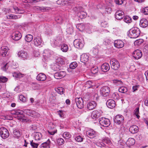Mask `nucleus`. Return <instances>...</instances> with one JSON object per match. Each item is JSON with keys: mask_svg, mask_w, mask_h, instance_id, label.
Here are the masks:
<instances>
[{"mask_svg": "<svg viewBox=\"0 0 148 148\" xmlns=\"http://www.w3.org/2000/svg\"><path fill=\"white\" fill-rule=\"evenodd\" d=\"M129 32L130 37L133 38L138 37L140 33L139 29L137 27L133 28L130 30Z\"/></svg>", "mask_w": 148, "mask_h": 148, "instance_id": "1", "label": "nucleus"}, {"mask_svg": "<svg viewBox=\"0 0 148 148\" xmlns=\"http://www.w3.org/2000/svg\"><path fill=\"white\" fill-rule=\"evenodd\" d=\"M110 63L111 65V68L114 70H117L120 67V63L119 61L116 59H111Z\"/></svg>", "mask_w": 148, "mask_h": 148, "instance_id": "2", "label": "nucleus"}, {"mask_svg": "<svg viewBox=\"0 0 148 148\" xmlns=\"http://www.w3.org/2000/svg\"><path fill=\"white\" fill-rule=\"evenodd\" d=\"M99 122L102 126L104 127H108L110 124V120L104 117H101L99 119Z\"/></svg>", "mask_w": 148, "mask_h": 148, "instance_id": "3", "label": "nucleus"}, {"mask_svg": "<svg viewBox=\"0 0 148 148\" xmlns=\"http://www.w3.org/2000/svg\"><path fill=\"white\" fill-rule=\"evenodd\" d=\"M0 135L3 139H5L9 136V133L6 128L2 127L0 128Z\"/></svg>", "mask_w": 148, "mask_h": 148, "instance_id": "4", "label": "nucleus"}, {"mask_svg": "<svg viewBox=\"0 0 148 148\" xmlns=\"http://www.w3.org/2000/svg\"><path fill=\"white\" fill-rule=\"evenodd\" d=\"M124 117L121 115H116L114 119V123L118 125H122L123 124L124 121Z\"/></svg>", "mask_w": 148, "mask_h": 148, "instance_id": "5", "label": "nucleus"}, {"mask_svg": "<svg viewBox=\"0 0 148 148\" xmlns=\"http://www.w3.org/2000/svg\"><path fill=\"white\" fill-rule=\"evenodd\" d=\"M63 41L61 37H57L55 39H53L51 41V44L53 45V46H58L60 47V46Z\"/></svg>", "mask_w": 148, "mask_h": 148, "instance_id": "6", "label": "nucleus"}, {"mask_svg": "<svg viewBox=\"0 0 148 148\" xmlns=\"http://www.w3.org/2000/svg\"><path fill=\"white\" fill-rule=\"evenodd\" d=\"M84 42L79 39H76L73 42V44L75 47L77 48L81 49L84 45Z\"/></svg>", "mask_w": 148, "mask_h": 148, "instance_id": "7", "label": "nucleus"}, {"mask_svg": "<svg viewBox=\"0 0 148 148\" xmlns=\"http://www.w3.org/2000/svg\"><path fill=\"white\" fill-rule=\"evenodd\" d=\"M110 91V88L109 87L104 86L101 88L100 93L103 96L106 97L109 95Z\"/></svg>", "mask_w": 148, "mask_h": 148, "instance_id": "8", "label": "nucleus"}, {"mask_svg": "<svg viewBox=\"0 0 148 148\" xmlns=\"http://www.w3.org/2000/svg\"><path fill=\"white\" fill-rule=\"evenodd\" d=\"M23 112L20 110H18L12 111V114H13L17 115L18 117V119L20 120L23 119L24 117L23 114Z\"/></svg>", "mask_w": 148, "mask_h": 148, "instance_id": "9", "label": "nucleus"}, {"mask_svg": "<svg viewBox=\"0 0 148 148\" xmlns=\"http://www.w3.org/2000/svg\"><path fill=\"white\" fill-rule=\"evenodd\" d=\"M102 113L101 110H94L92 113L91 117L92 119H96L102 115Z\"/></svg>", "mask_w": 148, "mask_h": 148, "instance_id": "10", "label": "nucleus"}, {"mask_svg": "<svg viewBox=\"0 0 148 148\" xmlns=\"http://www.w3.org/2000/svg\"><path fill=\"white\" fill-rule=\"evenodd\" d=\"M24 112L27 115L33 117H38L39 116L38 113L31 110H24Z\"/></svg>", "mask_w": 148, "mask_h": 148, "instance_id": "11", "label": "nucleus"}, {"mask_svg": "<svg viewBox=\"0 0 148 148\" xmlns=\"http://www.w3.org/2000/svg\"><path fill=\"white\" fill-rule=\"evenodd\" d=\"M75 102L77 107L82 109L84 107L83 101L81 97H77L75 99Z\"/></svg>", "mask_w": 148, "mask_h": 148, "instance_id": "12", "label": "nucleus"}, {"mask_svg": "<svg viewBox=\"0 0 148 148\" xmlns=\"http://www.w3.org/2000/svg\"><path fill=\"white\" fill-rule=\"evenodd\" d=\"M143 55L141 51L139 49H137L134 51L133 56L136 59H138L141 58Z\"/></svg>", "mask_w": 148, "mask_h": 148, "instance_id": "13", "label": "nucleus"}, {"mask_svg": "<svg viewBox=\"0 0 148 148\" xmlns=\"http://www.w3.org/2000/svg\"><path fill=\"white\" fill-rule=\"evenodd\" d=\"M88 136L90 138H93L97 136V132L91 129L88 130L86 132Z\"/></svg>", "mask_w": 148, "mask_h": 148, "instance_id": "14", "label": "nucleus"}, {"mask_svg": "<svg viewBox=\"0 0 148 148\" xmlns=\"http://www.w3.org/2000/svg\"><path fill=\"white\" fill-rule=\"evenodd\" d=\"M8 49V47L7 46L2 47L0 49V54L3 57L6 56L7 55Z\"/></svg>", "mask_w": 148, "mask_h": 148, "instance_id": "15", "label": "nucleus"}, {"mask_svg": "<svg viewBox=\"0 0 148 148\" xmlns=\"http://www.w3.org/2000/svg\"><path fill=\"white\" fill-rule=\"evenodd\" d=\"M114 45L115 47L119 49L123 47L124 46V43L121 40H118L114 41Z\"/></svg>", "mask_w": 148, "mask_h": 148, "instance_id": "16", "label": "nucleus"}, {"mask_svg": "<svg viewBox=\"0 0 148 148\" xmlns=\"http://www.w3.org/2000/svg\"><path fill=\"white\" fill-rule=\"evenodd\" d=\"M97 103L95 101H91L88 102L87 104V108L89 110L94 109L96 106Z\"/></svg>", "mask_w": 148, "mask_h": 148, "instance_id": "17", "label": "nucleus"}, {"mask_svg": "<svg viewBox=\"0 0 148 148\" xmlns=\"http://www.w3.org/2000/svg\"><path fill=\"white\" fill-rule=\"evenodd\" d=\"M21 33L18 31H16L14 32L12 34V38L15 40H19L21 37Z\"/></svg>", "mask_w": 148, "mask_h": 148, "instance_id": "18", "label": "nucleus"}, {"mask_svg": "<svg viewBox=\"0 0 148 148\" xmlns=\"http://www.w3.org/2000/svg\"><path fill=\"white\" fill-rule=\"evenodd\" d=\"M66 75L65 72L61 71L55 73L54 75L55 78L57 79H59L64 77Z\"/></svg>", "mask_w": 148, "mask_h": 148, "instance_id": "19", "label": "nucleus"}, {"mask_svg": "<svg viewBox=\"0 0 148 148\" xmlns=\"http://www.w3.org/2000/svg\"><path fill=\"white\" fill-rule=\"evenodd\" d=\"M124 12L121 10H117L115 14V16L117 20H121L124 16Z\"/></svg>", "mask_w": 148, "mask_h": 148, "instance_id": "20", "label": "nucleus"}, {"mask_svg": "<svg viewBox=\"0 0 148 148\" xmlns=\"http://www.w3.org/2000/svg\"><path fill=\"white\" fill-rule=\"evenodd\" d=\"M106 104L107 106L110 108H113L115 106V101L112 99L108 100L106 102Z\"/></svg>", "mask_w": 148, "mask_h": 148, "instance_id": "21", "label": "nucleus"}, {"mask_svg": "<svg viewBox=\"0 0 148 148\" xmlns=\"http://www.w3.org/2000/svg\"><path fill=\"white\" fill-rule=\"evenodd\" d=\"M130 132L132 134L137 133L138 131V127L136 125H133L130 126L129 128Z\"/></svg>", "mask_w": 148, "mask_h": 148, "instance_id": "22", "label": "nucleus"}, {"mask_svg": "<svg viewBox=\"0 0 148 148\" xmlns=\"http://www.w3.org/2000/svg\"><path fill=\"white\" fill-rule=\"evenodd\" d=\"M18 55L19 57L23 58V60L27 59L28 57L27 52L23 50H21L18 52Z\"/></svg>", "mask_w": 148, "mask_h": 148, "instance_id": "23", "label": "nucleus"}, {"mask_svg": "<svg viewBox=\"0 0 148 148\" xmlns=\"http://www.w3.org/2000/svg\"><path fill=\"white\" fill-rule=\"evenodd\" d=\"M42 53L44 57L48 58L51 56L53 53V51L49 49H45L44 50Z\"/></svg>", "mask_w": 148, "mask_h": 148, "instance_id": "24", "label": "nucleus"}, {"mask_svg": "<svg viewBox=\"0 0 148 148\" xmlns=\"http://www.w3.org/2000/svg\"><path fill=\"white\" fill-rule=\"evenodd\" d=\"M34 42L35 45L37 46L40 45L42 43L41 38L39 36H36L34 38Z\"/></svg>", "mask_w": 148, "mask_h": 148, "instance_id": "25", "label": "nucleus"}, {"mask_svg": "<svg viewBox=\"0 0 148 148\" xmlns=\"http://www.w3.org/2000/svg\"><path fill=\"white\" fill-rule=\"evenodd\" d=\"M46 76L43 73H40L36 77V79L39 81H44L46 79Z\"/></svg>", "mask_w": 148, "mask_h": 148, "instance_id": "26", "label": "nucleus"}, {"mask_svg": "<svg viewBox=\"0 0 148 148\" xmlns=\"http://www.w3.org/2000/svg\"><path fill=\"white\" fill-rule=\"evenodd\" d=\"M140 25L143 27H146L148 25L147 20L145 18L142 19L140 21Z\"/></svg>", "mask_w": 148, "mask_h": 148, "instance_id": "27", "label": "nucleus"}, {"mask_svg": "<svg viewBox=\"0 0 148 148\" xmlns=\"http://www.w3.org/2000/svg\"><path fill=\"white\" fill-rule=\"evenodd\" d=\"M101 69L102 71L104 72L108 71L110 69L109 64L107 63H103L101 66Z\"/></svg>", "mask_w": 148, "mask_h": 148, "instance_id": "28", "label": "nucleus"}, {"mask_svg": "<svg viewBox=\"0 0 148 148\" xmlns=\"http://www.w3.org/2000/svg\"><path fill=\"white\" fill-rule=\"evenodd\" d=\"M51 142L49 139L44 143H42L40 145V148H50Z\"/></svg>", "mask_w": 148, "mask_h": 148, "instance_id": "29", "label": "nucleus"}, {"mask_svg": "<svg viewBox=\"0 0 148 148\" xmlns=\"http://www.w3.org/2000/svg\"><path fill=\"white\" fill-rule=\"evenodd\" d=\"M89 57L86 54H83L80 58L81 61L83 63H85L88 60Z\"/></svg>", "mask_w": 148, "mask_h": 148, "instance_id": "30", "label": "nucleus"}, {"mask_svg": "<svg viewBox=\"0 0 148 148\" xmlns=\"http://www.w3.org/2000/svg\"><path fill=\"white\" fill-rule=\"evenodd\" d=\"M34 10L37 11H41L42 12H45L46 10H48L49 8L46 7H40L39 6H36L34 7Z\"/></svg>", "mask_w": 148, "mask_h": 148, "instance_id": "31", "label": "nucleus"}, {"mask_svg": "<svg viewBox=\"0 0 148 148\" xmlns=\"http://www.w3.org/2000/svg\"><path fill=\"white\" fill-rule=\"evenodd\" d=\"M81 10L77 13V15L81 19H83L85 18L87 15V14L86 12H84Z\"/></svg>", "mask_w": 148, "mask_h": 148, "instance_id": "32", "label": "nucleus"}, {"mask_svg": "<svg viewBox=\"0 0 148 148\" xmlns=\"http://www.w3.org/2000/svg\"><path fill=\"white\" fill-rule=\"evenodd\" d=\"M135 143V140L132 138H130L126 142V144L129 146L134 145Z\"/></svg>", "mask_w": 148, "mask_h": 148, "instance_id": "33", "label": "nucleus"}, {"mask_svg": "<svg viewBox=\"0 0 148 148\" xmlns=\"http://www.w3.org/2000/svg\"><path fill=\"white\" fill-rule=\"evenodd\" d=\"M21 17L19 15H16L11 14L8 16H7V18L8 19H16L20 18Z\"/></svg>", "mask_w": 148, "mask_h": 148, "instance_id": "34", "label": "nucleus"}, {"mask_svg": "<svg viewBox=\"0 0 148 148\" xmlns=\"http://www.w3.org/2000/svg\"><path fill=\"white\" fill-rule=\"evenodd\" d=\"M55 90L60 95L63 94L64 92V89L62 87H59L56 88Z\"/></svg>", "mask_w": 148, "mask_h": 148, "instance_id": "35", "label": "nucleus"}, {"mask_svg": "<svg viewBox=\"0 0 148 148\" xmlns=\"http://www.w3.org/2000/svg\"><path fill=\"white\" fill-rule=\"evenodd\" d=\"M12 74L13 76L16 78H21L23 77L24 76V74L19 72H14L12 73Z\"/></svg>", "mask_w": 148, "mask_h": 148, "instance_id": "36", "label": "nucleus"}, {"mask_svg": "<svg viewBox=\"0 0 148 148\" xmlns=\"http://www.w3.org/2000/svg\"><path fill=\"white\" fill-rule=\"evenodd\" d=\"M42 134L40 132H36L35 133L34 135L35 139L36 140H39L42 137Z\"/></svg>", "mask_w": 148, "mask_h": 148, "instance_id": "37", "label": "nucleus"}, {"mask_svg": "<svg viewBox=\"0 0 148 148\" xmlns=\"http://www.w3.org/2000/svg\"><path fill=\"white\" fill-rule=\"evenodd\" d=\"M61 49L63 52H66L68 50V47L66 44H63L61 46Z\"/></svg>", "mask_w": 148, "mask_h": 148, "instance_id": "38", "label": "nucleus"}, {"mask_svg": "<svg viewBox=\"0 0 148 148\" xmlns=\"http://www.w3.org/2000/svg\"><path fill=\"white\" fill-rule=\"evenodd\" d=\"M102 141L103 143L106 145L107 144L110 145L111 144V142L110 139L106 137Z\"/></svg>", "mask_w": 148, "mask_h": 148, "instance_id": "39", "label": "nucleus"}, {"mask_svg": "<svg viewBox=\"0 0 148 148\" xmlns=\"http://www.w3.org/2000/svg\"><path fill=\"white\" fill-rule=\"evenodd\" d=\"M33 39V36L31 34L27 35L25 37V40L28 42H31Z\"/></svg>", "mask_w": 148, "mask_h": 148, "instance_id": "40", "label": "nucleus"}, {"mask_svg": "<svg viewBox=\"0 0 148 148\" xmlns=\"http://www.w3.org/2000/svg\"><path fill=\"white\" fill-rule=\"evenodd\" d=\"M84 139V138L82 136L80 135L75 136V141L78 142H82Z\"/></svg>", "mask_w": 148, "mask_h": 148, "instance_id": "41", "label": "nucleus"}, {"mask_svg": "<svg viewBox=\"0 0 148 148\" xmlns=\"http://www.w3.org/2000/svg\"><path fill=\"white\" fill-rule=\"evenodd\" d=\"M113 83L115 85L118 86L119 85L122 84L123 82L122 81L120 80L117 79H114L112 80Z\"/></svg>", "mask_w": 148, "mask_h": 148, "instance_id": "42", "label": "nucleus"}, {"mask_svg": "<svg viewBox=\"0 0 148 148\" xmlns=\"http://www.w3.org/2000/svg\"><path fill=\"white\" fill-rule=\"evenodd\" d=\"M14 9L15 12L17 13L23 14L24 12V10L21 9L17 7H15Z\"/></svg>", "mask_w": 148, "mask_h": 148, "instance_id": "43", "label": "nucleus"}, {"mask_svg": "<svg viewBox=\"0 0 148 148\" xmlns=\"http://www.w3.org/2000/svg\"><path fill=\"white\" fill-rule=\"evenodd\" d=\"M52 69L55 71H58L60 70V66L57 64H56L52 67Z\"/></svg>", "mask_w": 148, "mask_h": 148, "instance_id": "44", "label": "nucleus"}, {"mask_svg": "<svg viewBox=\"0 0 148 148\" xmlns=\"http://www.w3.org/2000/svg\"><path fill=\"white\" fill-rule=\"evenodd\" d=\"M55 20L58 23H61L63 21V19L61 16H59L55 18Z\"/></svg>", "mask_w": 148, "mask_h": 148, "instance_id": "45", "label": "nucleus"}, {"mask_svg": "<svg viewBox=\"0 0 148 148\" xmlns=\"http://www.w3.org/2000/svg\"><path fill=\"white\" fill-rule=\"evenodd\" d=\"M63 137L65 139H67L71 138V136L69 133L67 132H65L63 134Z\"/></svg>", "mask_w": 148, "mask_h": 148, "instance_id": "46", "label": "nucleus"}, {"mask_svg": "<svg viewBox=\"0 0 148 148\" xmlns=\"http://www.w3.org/2000/svg\"><path fill=\"white\" fill-rule=\"evenodd\" d=\"M143 42V40L142 39H140L135 41L134 44L135 45H141Z\"/></svg>", "mask_w": 148, "mask_h": 148, "instance_id": "47", "label": "nucleus"}, {"mask_svg": "<svg viewBox=\"0 0 148 148\" xmlns=\"http://www.w3.org/2000/svg\"><path fill=\"white\" fill-rule=\"evenodd\" d=\"M119 91L120 92L123 93H125L127 91V88L123 86H122L119 89Z\"/></svg>", "mask_w": 148, "mask_h": 148, "instance_id": "48", "label": "nucleus"}, {"mask_svg": "<svg viewBox=\"0 0 148 148\" xmlns=\"http://www.w3.org/2000/svg\"><path fill=\"white\" fill-rule=\"evenodd\" d=\"M77 66V63L75 62H73L71 63L69 65L70 68L71 69H74Z\"/></svg>", "mask_w": 148, "mask_h": 148, "instance_id": "49", "label": "nucleus"}, {"mask_svg": "<svg viewBox=\"0 0 148 148\" xmlns=\"http://www.w3.org/2000/svg\"><path fill=\"white\" fill-rule=\"evenodd\" d=\"M132 19L129 16H126L124 17L123 19L124 21L127 23H129L131 22Z\"/></svg>", "mask_w": 148, "mask_h": 148, "instance_id": "50", "label": "nucleus"}, {"mask_svg": "<svg viewBox=\"0 0 148 148\" xmlns=\"http://www.w3.org/2000/svg\"><path fill=\"white\" fill-rule=\"evenodd\" d=\"M45 28L46 29L45 32L46 33L49 34L51 33L52 30L50 27H49V26L47 25L45 26Z\"/></svg>", "mask_w": 148, "mask_h": 148, "instance_id": "51", "label": "nucleus"}, {"mask_svg": "<svg viewBox=\"0 0 148 148\" xmlns=\"http://www.w3.org/2000/svg\"><path fill=\"white\" fill-rule=\"evenodd\" d=\"M57 143L60 145H62L64 143V140L62 138H59L57 139Z\"/></svg>", "mask_w": 148, "mask_h": 148, "instance_id": "52", "label": "nucleus"}, {"mask_svg": "<svg viewBox=\"0 0 148 148\" xmlns=\"http://www.w3.org/2000/svg\"><path fill=\"white\" fill-rule=\"evenodd\" d=\"M96 145L100 147H103L106 146V145L103 143L102 141V142H98L95 143Z\"/></svg>", "mask_w": 148, "mask_h": 148, "instance_id": "53", "label": "nucleus"}, {"mask_svg": "<svg viewBox=\"0 0 148 148\" xmlns=\"http://www.w3.org/2000/svg\"><path fill=\"white\" fill-rule=\"evenodd\" d=\"M8 78L5 77L0 76V83H4L7 81Z\"/></svg>", "mask_w": 148, "mask_h": 148, "instance_id": "54", "label": "nucleus"}, {"mask_svg": "<svg viewBox=\"0 0 148 148\" xmlns=\"http://www.w3.org/2000/svg\"><path fill=\"white\" fill-rule=\"evenodd\" d=\"M30 144L32 147L33 148H37L38 144L33 142V140L30 141Z\"/></svg>", "mask_w": 148, "mask_h": 148, "instance_id": "55", "label": "nucleus"}, {"mask_svg": "<svg viewBox=\"0 0 148 148\" xmlns=\"http://www.w3.org/2000/svg\"><path fill=\"white\" fill-rule=\"evenodd\" d=\"M82 8L81 7H73V10L74 11L76 12H79L81 9H82Z\"/></svg>", "mask_w": 148, "mask_h": 148, "instance_id": "56", "label": "nucleus"}, {"mask_svg": "<svg viewBox=\"0 0 148 148\" xmlns=\"http://www.w3.org/2000/svg\"><path fill=\"white\" fill-rule=\"evenodd\" d=\"M139 113V108H137L135 110V113H134V114L136 115V117L139 119L140 117V116L138 115V113Z\"/></svg>", "mask_w": 148, "mask_h": 148, "instance_id": "57", "label": "nucleus"}, {"mask_svg": "<svg viewBox=\"0 0 148 148\" xmlns=\"http://www.w3.org/2000/svg\"><path fill=\"white\" fill-rule=\"evenodd\" d=\"M91 71L92 73L95 74L98 72V68L97 67H93L91 69Z\"/></svg>", "mask_w": 148, "mask_h": 148, "instance_id": "58", "label": "nucleus"}, {"mask_svg": "<svg viewBox=\"0 0 148 148\" xmlns=\"http://www.w3.org/2000/svg\"><path fill=\"white\" fill-rule=\"evenodd\" d=\"M125 0H115V2L116 4L119 5H121L123 2Z\"/></svg>", "mask_w": 148, "mask_h": 148, "instance_id": "59", "label": "nucleus"}, {"mask_svg": "<svg viewBox=\"0 0 148 148\" xmlns=\"http://www.w3.org/2000/svg\"><path fill=\"white\" fill-rule=\"evenodd\" d=\"M13 134L17 137H19L20 136V132L19 131L17 130H15L14 131Z\"/></svg>", "mask_w": 148, "mask_h": 148, "instance_id": "60", "label": "nucleus"}, {"mask_svg": "<svg viewBox=\"0 0 148 148\" xmlns=\"http://www.w3.org/2000/svg\"><path fill=\"white\" fill-rule=\"evenodd\" d=\"M143 13L145 15H148V7L145 8L142 10Z\"/></svg>", "mask_w": 148, "mask_h": 148, "instance_id": "61", "label": "nucleus"}, {"mask_svg": "<svg viewBox=\"0 0 148 148\" xmlns=\"http://www.w3.org/2000/svg\"><path fill=\"white\" fill-rule=\"evenodd\" d=\"M110 42V40L108 39H105L104 40V41L103 42V44L106 45H109Z\"/></svg>", "mask_w": 148, "mask_h": 148, "instance_id": "62", "label": "nucleus"}, {"mask_svg": "<svg viewBox=\"0 0 148 148\" xmlns=\"http://www.w3.org/2000/svg\"><path fill=\"white\" fill-rule=\"evenodd\" d=\"M73 32V28L72 27H70L67 29V32L68 33L71 34Z\"/></svg>", "mask_w": 148, "mask_h": 148, "instance_id": "63", "label": "nucleus"}, {"mask_svg": "<svg viewBox=\"0 0 148 148\" xmlns=\"http://www.w3.org/2000/svg\"><path fill=\"white\" fill-rule=\"evenodd\" d=\"M9 66L8 65V63H7L5 64L3 67L1 68L4 71H6L8 69Z\"/></svg>", "mask_w": 148, "mask_h": 148, "instance_id": "64", "label": "nucleus"}]
</instances>
